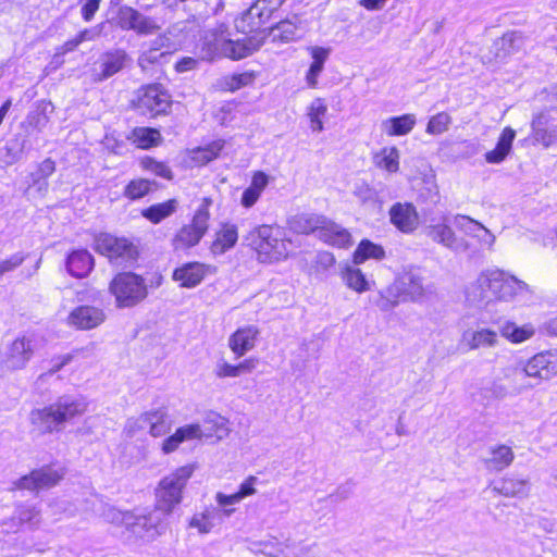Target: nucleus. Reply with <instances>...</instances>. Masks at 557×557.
<instances>
[{
  "label": "nucleus",
  "instance_id": "nucleus-7",
  "mask_svg": "<svg viewBox=\"0 0 557 557\" xmlns=\"http://www.w3.org/2000/svg\"><path fill=\"white\" fill-rule=\"evenodd\" d=\"M195 471L194 465H185L164 476L156 490V505L163 516L172 513L182 502V493Z\"/></svg>",
  "mask_w": 557,
  "mask_h": 557
},
{
  "label": "nucleus",
  "instance_id": "nucleus-43",
  "mask_svg": "<svg viewBox=\"0 0 557 557\" xmlns=\"http://www.w3.org/2000/svg\"><path fill=\"white\" fill-rule=\"evenodd\" d=\"M223 148V144L215 141L206 147H198L190 151V160L195 165L201 166L214 160Z\"/></svg>",
  "mask_w": 557,
  "mask_h": 557
},
{
  "label": "nucleus",
  "instance_id": "nucleus-15",
  "mask_svg": "<svg viewBox=\"0 0 557 557\" xmlns=\"http://www.w3.org/2000/svg\"><path fill=\"white\" fill-rule=\"evenodd\" d=\"M64 476L63 469L53 467H41L33 470L29 474L22 476L15 482V487L20 490H28L38 492L55 486Z\"/></svg>",
  "mask_w": 557,
  "mask_h": 557
},
{
  "label": "nucleus",
  "instance_id": "nucleus-1",
  "mask_svg": "<svg viewBox=\"0 0 557 557\" xmlns=\"http://www.w3.org/2000/svg\"><path fill=\"white\" fill-rule=\"evenodd\" d=\"M453 224L456 231L444 219L442 223L426 226L425 234L432 242L454 253L470 251L472 245L469 238L475 239L482 248L490 251L494 249L496 236L479 221L465 214H456Z\"/></svg>",
  "mask_w": 557,
  "mask_h": 557
},
{
  "label": "nucleus",
  "instance_id": "nucleus-52",
  "mask_svg": "<svg viewBox=\"0 0 557 557\" xmlns=\"http://www.w3.org/2000/svg\"><path fill=\"white\" fill-rule=\"evenodd\" d=\"M352 193L362 203L372 202L375 199V191L363 182L356 183Z\"/></svg>",
  "mask_w": 557,
  "mask_h": 557
},
{
  "label": "nucleus",
  "instance_id": "nucleus-57",
  "mask_svg": "<svg viewBox=\"0 0 557 557\" xmlns=\"http://www.w3.org/2000/svg\"><path fill=\"white\" fill-rule=\"evenodd\" d=\"M163 57V53H158L157 49H150L141 53L138 58V65L146 70L150 64H153L159 60V58Z\"/></svg>",
  "mask_w": 557,
  "mask_h": 557
},
{
  "label": "nucleus",
  "instance_id": "nucleus-24",
  "mask_svg": "<svg viewBox=\"0 0 557 557\" xmlns=\"http://www.w3.org/2000/svg\"><path fill=\"white\" fill-rule=\"evenodd\" d=\"M461 342L469 350L493 348L498 344V335L491 329L468 330L462 333Z\"/></svg>",
  "mask_w": 557,
  "mask_h": 557
},
{
  "label": "nucleus",
  "instance_id": "nucleus-32",
  "mask_svg": "<svg viewBox=\"0 0 557 557\" xmlns=\"http://www.w3.org/2000/svg\"><path fill=\"white\" fill-rule=\"evenodd\" d=\"M94 257L86 250H75L66 261V268L71 275L76 277L86 276L94 268Z\"/></svg>",
  "mask_w": 557,
  "mask_h": 557
},
{
  "label": "nucleus",
  "instance_id": "nucleus-51",
  "mask_svg": "<svg viewBox=\"0 0 557 557\" xmlns=\"http://www.w3.org/2000/svg\"><path fill=\"white\" fill-rule=\"evenodd\" d=\"M521 42H522V39L519 34H517V33L505 34L498 42L500 45V48L505 51L503 57L510 54L515 50L519 49Z\"/></svg>",
  "mask_w": 557,
  "mask_h": 557
},
{
  "label": "nucleus",
  "instance_id": "nucleus-42",
  "mask_svg": "<svg viewBox=\"0 0 557 557\" xmlns=\"http://www.w3.org/2000/svg\"><path fill=\"white\" fill-rule=\"evenodd\" d=\"M176 199H170L165 202L150 206L149 208L143 210L141 214L150 222L157 224L160 223L165 218L172 215L176 211Z\"/></svg>",
  "mask_w": 557,
  "mask_h": 557
},
{
  "label": "nucleus",
  "instance_id": "nucleus-55",
  "mask_svg": "<svg viewBox=\"0 0 557 557\" xmlns=\"http://www.w3.org/2000/svg\"><path fill=\"white\" fill-rule=\"evenodd\" d=\"M25 257L22 253L12 255L9 259L0 261V275L21 265Z\"/></svg>",
  "mask_w": 557,
  "mask_h": 557
},
{
  "label": "nucleus",
  "instance_id": "nucleus-47",
  "mask_svg": "<svg viewBox=\"0 0 557 557\" xmlns=\"http://www.w3.org/2000/svg\"><path fill=\"white\" fill-rule=\"evenodd\" d=\"M151 190V182L145 178L131 181L124 190V196L135 200L146 196Z\"/></svg>",
  "mask_w": 557,
  "mask_h": 557
},
{
  "label": "nucleus",
  "instance_id": "nucleus-50",
  "mask_svg": "<svg viewBox=\"0 0 557 557\" xmlns=\"http://www.w3.org/2000/svg\"><path fill=\"white\" fill-rule=\"evenodd\" d=\"M215 502L222 517H230L235 512L234 505L240 503L235 494L226 495L222 492L215 494Z\"/></svg>",
  "mask_w": 557,
  "mask_h": 557
},
{
  "label": "nucleus",
  "instance_id": "nucleus-28",
  "mask_svg": "<svg viewBox=\"0 0 557 557\" xmlns=\"http://www.w3.org/2000/svg\"><path fill=\"white\" fill-rule=\"evenodd\" d=\"M416 123V115L408 113L383 120L381 123V131L389 137L404 136L412 131Z\"/></svg>",
  "mask_w": 557,
  "mask_h": 557
},
{
  "label": "nucleus",
  "instance_id": "nucleus-41",
  "mask_svg": "<svg viewBox=\"0 0 557 557\" xmlns=\"http://www.w3.org/2000/svg\"><path fill=\"white\" fill-rule=\"evenodd\" d=\"M385 257V250L382 246L376 245L368 239L361 240L354 252V263L360 264L368 259L382 260Z\"/></svg>",
  "mask_w": 557,
  "mask_h": 557
},
{
  "label": "nucleus",
  "instance_id": "nucleus-8",
  "mask_svg": "<svg viewBox=\"0 0 557 557\" xmlns=\"http://www.w3.org/2000/svg\"><path fill=\"white\" fill-rule=\"evenodd\" d=\"M109 292L114 296L116 306L120 308L134 307L148 295L145 280L133 272L116 274L110 282Z\"/></svg>",
  "mask_w": 557,
  "mask_h": 557
},
{
  "label": "nucleus",
  "instance_id": "nucleus-56",
  "mask_svg": "<svg viewBox=\"0 0 557 557\" xmlns=\"http://www.w3.org/2000/svg\"><path fill=\"white\" fill-rule=\"evenodd\" d=\"M252 77L248 73L235 74L227 82L230 90H237L251 82Z\"/></svg>",
  "mask_w": 557,
  "mask_h": 557
},
{
  "label": "nucleus",
  "instance_id": "nucleus-29",
  "mask_svg": "<svg viewBox=\"0 0 557 557\" xmlns=\"http://www.w3.org/2000/svg\"><path fill=\"white\" fill-rule=\"evenodd\" d=\"M237 239V226L234 224L224 223L215 233V239L212 242L210 250L213 255H223L236 245Z\"/></svg>",
  "mask_w": 557,
  "mask_h": 557
},
{
  "label": "nucleus",
  "instance_id": "nucleus-14",
  "mask_svg": "<svg viewBox=\"0 0 557 557\" xmlns=\"http://www.w3.org/2000/svg\"><path fill=\"white\" fill-rule=\"evenodd\" d=\"M115 22L122 30H133L139 36L153 35L161 29L153 17L145 15L129 5L119 8Z\"/></svg>",
  "mask_w": 557,
  "mask_h": 557
},
{
  "label": "nucleus",
  "instance_id": "nucleus-16",
  "mask_svg": "<svg viewBox=\"0 0 557 557\" xmlns=\"http://www.w3.org/2000/svg\"><path fill=\"white\" fill-rule=\"evenodd\" d=\"M137 424L138 428L147 430L152 437H162L172 430L173 420L165 408H157L141 413Z\"/></svg>",
  "mask_w": 557,
  "mask_h": 557
},
{
  "label": "nucleus",
  "instance_id": "nucleus-2",
  "mask_svg": "<svg viewBox=\"0 0 557 557\" xmlns=\"http://www.w3.org/2000/svg\"><path fill=\"white\" fill-rule=\"evenodd\" d=\"M527 288V283L516 276L497 268H488L466 287L465 296L471 306L482 307L496 300H510Z\"/></svg>",
  "mask_w": 557,
  "mask_h": 557
},
{
  "label": "nucleus",
  "instance_id": "nucleus-40",
  "mask_svg": "<svg viewBox=\"0 0 557 557\" xmlns=\"http://www.w3.org/2000/svg\"><path fill=\"white\" fill-rule=\"evenodd\" d=\"M400 153L396 147H385L374 156V163L377 168L396 173L399 170Z\"/></svg>",
  "mask_w": 557,
  "mask_h": 557
},
{
  "label": "nucleus",
  "instance_id": "nucleus-54",
  "mask_svg": "<svg viewBox=\"0 0 557 557\" xmlns=\"http://www.w3.org/2000/svg\"><path fill=\"white\" fill-rule=\"evenodd\" d=\"M214 375L218 379L238 377L236 364L221 360L214 367Z\"/></svg>",
  "mask_w": 557,
  "mask_h": 557
},
{
  "label": "nucleus",
  "instance_id": "nucleus-37",
  "mask_svg": "<svg viewBox=\"0 0 557 557\" xmlns=\"http://www.w3.org/2000/svg\"><path fill=\"white\" fill-rule=\"evenodd\" d=\"M493 492L505 497L527 496L529 484L523 479L504 478L498 485L493 487Z\"/></svg>",
  "mask_w": 557,
  "mask_h": 557
},
{
  "label": "nucleus",
  "instance_id": "nucleus-27",
  "mask_svg": "<svg viewBox=\"0 0 557 557\" xmlns=\"http://www.w3.org/2000/svg\"><path fill=\"white\" fill-rule=\"evenodd\" d=\"M515 137L516 132L509 126L505 127L497 140L496 147L485 153V161L491 164L502 163L510 153Z\"/></svg>",
  "mask_w": 557,
  "mask_h": 557
},
{
  "label": "nucleus",
  "instance_id": "nucleus-20",
  "mask_svg": "<svg viewBox=\"0 0 557 557\" xmlns=\"http://www.w3.org/2000/svg\"><path fill=\"white\" fill-rule=\"evenodd\" d=\"M210 269V265L200 262H188L175 269L172 277L182 287L193 288L203 281Z\"/></svg>",
  "mask_w": 557,
  "mask_h": 557
},
{
  "label": "nucleus",
  "instance_id": "nucleus-3",
  "mask_svg": "<svg viewBox=\"0 0 557 557\" xmlns=\"http://www.w3.org/2000/svg\"><path fill=\"white\" fill-rule=\"evenodd\" d=\"M87 410V403L82 397L63 395L53 403L41 408L33 409L29 422L34 432L39 435L59 433L75 418Z\"/></svg>",
  "mask_w": 557,
  "mask_h": 557
},
{
  "label": "nucleus",
  "instance_id": "nucleus-39",
  "mask_svg": "<svg viewBox=\"0 0 557 557\" xmlns=\"http://www.w3.org/2000/svg\"><path fill=\"white\" fill-rule=\"evenodd\" d=\"M41 515L40 510L33 505H18L14 511L11 521L16 527L28 525L35 528L40 523Z\"/></svg>",
  "mask_w": 557,
  "mask_h": 557
},
{
  "label": "nucleus",
  "instance_id": "nucleus-26",
  "mask_svg": "<svg viewBox=\"0 0 557 557\" xmlns=\"http://www.w3.org/2000/svg\"><path fill=\"white\" fill-rule=\"evenodd\" d=\"M322 223H325V216L312 213L296 214L288 220L292 231L298 234L315 233L318 237Z\"/></svg>",
  "mask_w": 557,
  "mask_h": 557
},
{
  "label": "nucleus",
  "instance_id": "nucleus-64",
  "mask_svg": "<svg viewBox=\"0 0 557 557\" xmlns=\"http://www.w3.org/2000/svg\"><path fill=\"white\" fill-rule=\"evenodd\" d=\"M198 61L191 57L182 58L175 64V70L178 73H185L196 69Z\"/></svg>",
  "mask_w": 557,
  "mask_h": 557
},
{
  "label": "nucleus",
  "instance_id": "nucleus-62",
  "mask_svg": "<svg viewBox=\"0 0 557 557\" xmlns=\"http://www.w3.org/2000/svg\"><path fill=\"white\" fill-rule=\"evenodd\" d=\"M72 359H73V356L70 354L55 358L54 360H52L51 368L46 373H44L41 376L54 374L55 372L60 371L64 366L70 363L72 361Z\"/></svg>",
  "mask_w": 557,
  "mask_h": 557
},
{
  "label": "nucleus",
  "instance_id": "nucleus-10",
  "mask_svg": "<svg viewBox=\"0 0 557 557\" xmlns=\"http://www.w3.org/2000/svg\"><path fill=\"white\" fill-rule=\"evenodd\" d=\"M96 250L115 265L133 263L139 253L137 246L131 239L110 233H101L96 237Z\"/></svg>",
  "mask_w": 557,
  "mask_h": 557
},
{
  "label": "nucleus",
  "instance_id": "nucleus-17",
  "mask_svg": "<svg viewBox=\"0 0 557 557\" xmlns=\"http://www.w3.org/2000/svg\"><path fill=\"white\" fill-rule=\"evenodd\" d=\"M271 17L270 11L263 7V2H255L235 21V27L243 34H251L261 30Z\"/></svg>",
  "mask_w": 557,
  "mask_h": 557
},
{
  "label": "nucleus",
  "instance_id": "nucleus-31",
  "mask_svg": "<svg viewBox=\"0 0 557 557\" xmlns=\"http://www.w3.org/2000/svg\"><path fill=\"white\" fill-rule=\"evenodd\" d=\"M491 456L483 460L485 467L492 471H503L508 468L513 459L515 454L511 447L507 445H496L490 448Z\"/></svg>",
  "mask_w": 557,
  "mask_h": 557
},
{
  "label": "nucleus",
  "instance_id": "nucleus-30",
  "mask_svg": "<svg viewBox=\"0 0 557 557\" xmlns=\"http://www.w3.org/2000/svg\"><path fill=\"white\" fill-rule=\"evenodd\" d=\"M215 49L224 57L239 60L250 55L257 50V47L240 40L218 38L215 39Z\"/></svg>",
  "mask_w": 557,
  "mask_h": 557
},
{
  "label": "nucleus",
  "instance_id": "nucleus-4",
  "mask_svg": "<svg viewBox=\"0 0 557 557\" xmlns=\"http://www.w3.org/2000/svg\"><path fill=\"white\" fill-rule=\"evenodd\" d=\"M521 373L529 382L513 387L516 394H521L557 376V356L549 351L539 352L527 360H520L516 366L504 369V377L515 382Z\"/></svg>",
  "mask_w": 557,
  "mask_h": 557
},
{
  "label": "nucleus",
  "instance_id": "nucleus-46",
  "mask_svg": "<svg viewBox=\"0 0 557 557\" xmlns=\"http://www.w3.org/2000/svg\"><path fill=\"white\" fill-rule=\"evenodd\" d=\"M419 197L425 202L436 203L438 201V186L432 172L424 176L423 186L419 189Z\"/></svg>",
  "mask_w": 557,
  "mask_h": 557
},
{
  "label": "nucleus",
  "instance_id": "nucleus-18",
  "mask_svg": "<svg viewBox=\"0 0 557 557\" xmlns=\"http://www.w3.org/2000/svg\"><path fill=\"white\" fill-rule=\"evenodd\" d=\"M391 223L403 233H412L419 225L416 207L409 202H396L389 211Z\"/></svg>",
  "mask_w": 557,
  "mask_h": 557
},
{
  "label": "nucleus",
  "instance_id": "nucleus-6",
  "mask_svg": "<svg viewBox=\"0 0 557 557\" xmlns=\"http://www.w3.org/2000/svg\"><path fill=\"white\" fill-rule=\"evenodd\" d=\"M158 509L150 511H113L112 521L124 525L126 531L134 537L150 542L161 535L164 530V518Z\"/></svg>",
  "mask_w": 557,
  "mask_h": 557
},
{
  "label": "nucleus",
  "instance_id": "nucleus-33",
  "mask_svg": "<svg viewBox=\"0 0 557 557\" xmlns=\"http://www.w3.org/2000/svg\"><path fill=\"white\" fill-rule=\"evenodd\" d=\"M546 125L547 119L542 113L534 116L531 123L534 143L541 144L544 148H548L557 143V128H547Z\"/></svg>",
  "mask_w": 557,
  "mask_h": 557
},
{
  "label": "nucleus",
  "instance_id": "nucleus-59",
  "mask_svg": "<svg viewBox=\"0 0 557 557\" xmlns=\"http://www.w3.org/2000/svg\"><path fill=\"white\" fill-rule=\"evenodd\" d=\"M189 525L191 528L198 529V531L200 533L206 534V533H209L213 529L214 523H213V521H207L206 517H200L199 515H195L191 518Z\"/></svg>",
  "mask_w": 557,
  "mask_h": 557
},
{
  "label": "nucleus",
  "instance_id": "nucleus-58",
  "mask_svg": "<svg viewBox=\"0 0 557 557\" xmlns=\"http://www.w3.org/2000/svg\"><path fill=\"white\" fill-rule=\"evenodd\" d=\"M100 1L101 0H81V2H84L82 16L86 22H89L99 10Z\"/></svg>",
  "mask_w": 557,
  "mask_h": 557
},
{
  "label": "nucleus",
  "instance_id": "nucleus-35",
  "mask_svg": "<svg viewBox=\"0 0 557 557\" xmlns=\"http://www.w3.org/2000/svg\"><path fill=\"white\" fill-rule=\"evenodd\" d=\"M309 51L313 61L307 72L306 81L309 87L314 88L318 85V77L323 71L324 62L330 54V49L314 46L310 47Z\"/></svg>",
  "mask_w": 557,
  "mask_h": 557
},
{
  "label": "nucleus",
  "instance_id": "nucleus-63",
  "mask_svg": "<svg viewBox=\"0 0 557 557\" xmlns=\"http://www.w3.org/2000/svg\"><path fill=\"white\" fill-rule=\"evenodd\" d=\"M269 183V177L265 173L258 171L253 174L250 187L262 194Z\"/></svg>",
  "mask_w": 557,
  "mask_h": 557
},
{
  "label": "nucleus",
  "instance_id": "nucleus-9",
  "mask_svg": "<svg viewBox=\"0 0 557 557\" xmlns=\"http://www.w3.org/2000/svg\"><path fill=\"white\" fill-rule=\"evenodd\" d=\"M35 354L33 339L18 336L0 346V373L12 374L26 369Z\"/></svg>",
  "mask_w": 557,
  "mask_h": 557
},
{
  "label": "nucleus",
  "instance_id": "nucleus-36",
  "mask_svg": "<svg viewBox=\"0 0 557 557\" xmlns=\"http://www.w3.org/2000/svg\"><path fill=\"white\" fill-rule=\"evenodd\" d=\"M355 265V263L354 265L345 264L342 268L341 276L348 288L361 294L370 289V283L362 271Z\"/></svg>",
  "mask_w": 557,
  "mask_h": 557
},
{
  "label": "nucleus",
  "instance_id": "nucleus-19",
  "mask_svg": "<svg viewBox=\"0 0 557 557\" xmlns=\"http://www.w3.org/2000/svg\"><path fill=\"white\" fill-rule=\"evenodd\" d=\"M106 319L102 309L94 306H79L67 317L70 325L79 330H90L99 326Z\"/></svg>",
  "mask_w": 557,
  "mask_h": 557
},
{
  "label": "nucleus",
  "instance_id": "nucleus-13",
  "mask_svg": "<svg viewBox=\"0 0 557 557\" xmlns=\"http://www.w3.org/2000/svg\"><path fill=\"white\" fill-rule=\"evenodd\" d=\"M133 103L139 113L156 116L166 112L171 97L160 84H152L140 88Z\"/></svg>",
  "mask_w": 557,
  "mask_h": 557
},
{
  "label": "nucleus",
  "instance_id": "nucleus-61",
  "mask_svg": "<svg viewBox=\"0 0 557 557\" xmlns=\"http://www.w3.org/2000/svg\"><path fill=\"white\" fill-rule=\"evenodd\" d=\"M259 360L255 357L247 358L236 364L237 375L251 373L258 366Z\"/></svg>",
  "mask_w": 557,
  "mask_h": 557
},
{
  "label": "nucleus",
  "instance_id": "nucleus-34",
  "mask_svg": "<svg viewBox=\"0 0 557 557\" xmlns=\"http://www.w3.org/2000/svg\"><path fill=\"white\" fill-rule=\"evenodd\" d=\"M500 335L513 344H521L535 334V329L531 323L518 325L515 322L507 321L499 329Z\"/></svg>",
  "mask_w": 557,
  "mask_h": 557
},
{
  "label": "nucleus",
  "instance_id": "nucleus-53",
  "mask_svg": "<svg viewBox=\"0 0 557 557\" xmlns=\"http://www.w3.org/2000/svg\"><path fill=\"white\" fill-rule=\"evenodd\" d=\"M258 482V478L250 475L248 476L240 485L236 493V497L242 502L244 498L255 495L257 493L256 484Z\"/></svg>",
  "mask_w": 557,
  "mask_h": 557
},
{
  "label": "nucleus",
  "instance_id": "nucleus-23",
  "mask_svg": "<svg viewBox=\"0 0 557 557\" xmlns=\"http://www.w3.org/2000/svg\"><path fill=\"white\" fill-rule=\"evenodd\" d=\"M319 239L323 243L338 248H347L351 245V235L342 225L325 218L322 223Z\"/></svg>",
  "mask_w": 557,
  "mask_h": 557
},
{
  "label": "nucleus",
  "instance_id": "nucleus-11",
  "mask_svg": "<svg viewBox=\"0 0 557 557\" xmlns=\"http://www.w3.org/2000/svg\"><path fill=\"white\" fill-rule=\"evenodd\" d=\"M210 198H203L201 205L195 212L190 224L180 228L173 238V247L175 250H183L196 246L205 236L209 227L211 205Z\"/></svg>",
  "mask_w": 557,
  "mask_h": 557
},
{
  "label": "nucleus",
  "instance_id": "nucleus-45",
  "mask_svg": "<svg viewBox=\"0 0 557 557\" xmlns=\"http://www.w3.org/2000/svg\"><path fill=\"white\" fill-rule=\"evenodd\" d=\"M327 112V106L322 98H315L308 107V117L310 120V127L313 132L323 131L322 116Z\"/></svg>",
  "mask_w": 557,
  "mask_h": 557
},
{
  "label": "nucleus",
  "instance_id": "nucleus-5",
  "mask_svg": "<svg viewBox=\"0 0 557 557\" xmlns=\"http://www.w3.org/2000/svg\"><path fill=\"white\" fill-rule=\"evenodd\" d=\"M246 240L262 263L277 262L289 255L290 242L283 236L280 228L270 225L255 227L248 233Z\"/></svg>",
  "mask_w": 557,
  "mask_h": 557
},
{
  "label": "nucleus",
  "instance_id": "nucleus-21",
  "mask_svg": "<svg viewBox=\"0 0 557 557\" xmlns=\"http://www.w3.org/2000/svg\"><path fill=\"white\" fill-rule=\"evenodd\" d=\"M203 436L202 429L199 424H186L176 429V431L164 438L161 443V450L168 455L175 451L184 442L200 440Z\"/></svg>",
  "mask_w": 557,
  "mask_h": 557
},
{
  "label": "nucleus",
  "instance_id": "nucleus-12",
  "mask_svg": "<svg viewBox=\"0 0 557 557\" xmlns=\"http://www.w3.org/2000/svg\"><path fill=\"white\" fill-rule=\"evenodd\" d=\"M386 296H382L383 299L380 304L382 309L396 306L397 298L401 295L411 300H418L424 295L423 277L416 271H407L386 289Z\"/></svg>",
  "mask_w": 557,
  "mask_h": 557
},
{
  "label": "nucleus",
  "instance_id": "nucleus-22",
  "mask_svg": "<svg viewBox=\"0 0 557 557\" xmlns=\"http://www.w3.org/2000/svg\"><path fill=\"white\" fill-rule=\"evenodd\" d=\"M258 335L259 329L255 325L239 327L230 336L228 347L237 357H242L255 347Z\"/></svg>",
  "mask_w": 557,
  "mask_h": 557
},
{
  "label": "nucleus",
  "instance_id": "nucleus-25",
  "mask_svg": "<svg viewBox=\"0 0 557 557\" xmlns=\"http://www.w3.org/2000/svg\"><path fill=\"white\" fill-rule=\"evenodd\" d=\"M128 61V55L123 49H114L104 52L100 58L101 72L98 75V81H104L114 74L119 73Z\"/></svg>",
  "mask_w": 557,
  "mask_h": 557
},
{
  "label": "nucleus",
  "instance_id": "nucleus-38",
  "mask_svg": "<svg viewBox=\"0 0 557 557\" xmlns=\"http://www.w3.org/2000/svg\"><path fill=\"white\" fill-rule=\"evenodd\" d=\"M298 18L295 16L293 20L280 21L268 30V36L271 37L274 42H289L295 40L297 32Z\"/></svg>",
  "mask_w": 557,
  "mask_h": 557
},
{
  "label": "nucleus",
  "instance_id": "nucleus-60",
  "mask_svg": "<svg viewBox=\"0 0 557 557\" xmlns=\"http://www.w3.org/2000/svg\"><path fill=\"white\" fill-rule=\"evenodd\" d=\"M261 193L251 188L250 186L246 188L242 195L240 203L245 208H251L260 198Z\"/></svg>",
  "mask_w": 557,
  "mask_h": 557
},
{
  "label": "nucleus",
  "instance_id": "nucleus-49",
  "mask_svg": "<svg viewBox=\"0 0 557 557\" xmlns=\"http://www.w3.org/2000/svg\"><path fill=\"white\" fill-rule=\"evenodd\" d=\"M141 165L145 170L153 173L157 176H160L165 180H173V172L171 168L161 161H157L153 158H145L141 161Z\"/></svg>",
  "mask_w": 557,
  "mask_h": 557
},
{
  "label": "nucleus",
  "instance_id": "nucleus-48",
  "mask_svg": "<svg viewBox=\"0 0 557 557\" xmlns=\"http://www.w3.org/2000/svg\"><path fill=\"white\" fill-rule=\"evenodd\" d=\"M451 123V117L446 112H440L433 115L428 125L425 132L431 135H440L445 133Z\"/></svg>",
  "mask_w": 557,
  "mask_h": 557
},
{
  "label": "nucleus",
  "instance_id": "nucleus-44",
  "mask_svg": "<svg viewBox=\"0 0 557 557\" xmlns=\"http://www.w3.org/2000/svg\"><path fill=\"white\" fill-rule=\"evenodd\" d=\"M162 137L158 129L137 127L133 131V140L143 149H148L160 144Z\"/></svg>",
  "mask_w": 557,
  "mask_h": 557
}]
</instances>
